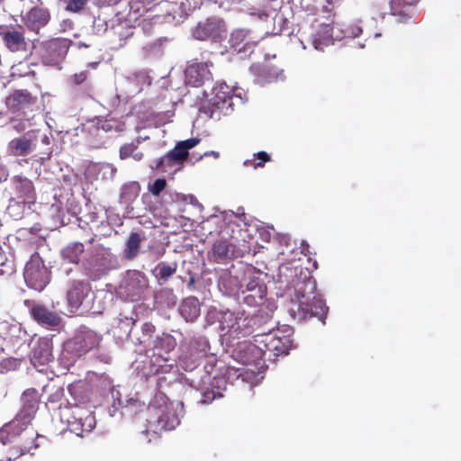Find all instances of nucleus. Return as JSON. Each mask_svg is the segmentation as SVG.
Returning <instances> with one entry per match:
<instances>
[{
    "label": "nucleus",
    "mask_w": 461,
    "mask_h": 461,
    "mask_svg": "<svg viewBox=\"0 0 461 461\" xmlns=\"http://www.w3.org/2000/svg\"><path fill=\"white\" fill-rule=\"evenodd\" d=\"M50 17L49 9L35 6L27 12L24 24L30 31L39 33L41 29L50 23Z\"/></svg>",
    "instance_id": "obj_22"
},
{
    "label": "nucleus",
    "mask_w": 461,
    "mask_h": 461,
    "mask_svg": "<svg viewBox=\"0 0 461 461\" xmlns=\"http://www.w3.org/2000/svg\"><path fill=\"white\" fill-rule=\"evenodd\" d=\"M101 337L96 332L87 330H82L64 344V352L72 358L80 357L88 351L98 347Z\"/></svg>",
    "instance_id": "obj_8"
},
{
    "label": "nucleus",
    "mask_w": 461,
    "mask_h": 461,
    "mask_svg": "<svg viewBox=\"0 0 461 461\" xmlns=\"http://www.w3.org/2000/svg\"><path fill=\"white\" fill-rule=\"evenodd\" d=\"M176 346V339L169 333H162L157 336L153 344V352L170 355Z\"/></svg>",
    "instance_id": "obj_33"
},
{
    "label": "nucleus",
    "mask_w": 461,
    "mask_h": 461,
    "mask_svg": "<svg viewBox=\"0 0 461 461\" xmlns=\"http://www.w3.org/2000/svg\"><path fill=\"white\" fill-rule=\"evenodd\" d=\"M149 287V280L146 275L140 271L130 272L125 280L124 289L127 296L131 301L140 299Z\"/></svg>",
    "instance_id": "obj_18"
},
{
    "label": "nucleus",
    "mask_w": 461,
    "mask_h": 461,
    "mask_svg": "<svg viewBox=\"0 0 461 461\" xmlns=\"http://www.w3.org/2000/svg\"><path fill=\"white\" fill-rule=\"evenodd\" d=\"M200 303L194 296L185 298L179 308V312L186 321L193 322L200 316Z\"/></svg>",
    "instance_id": "obj_32"
},
{
    "label": "nucleus",
    "mask_w": 461,
    "mask_h": 461,
    "mask_svg": "<svg viewBox=\"0 0 461 461\" xmlns=\"http://www.w3.org/2000/svg\"><path fill=\"white\" fill-rule=\"evenodd\" d=\"M145 240V237L141 236L138 232H131L126 241V246L123 251V257L126 259H133L136 258L140 251L141 241Z\"/></svg>",
    "instance_id": "obj_35"
},
{
    "label": "nucleus",
    "mask_w": 461,
    "mask_h": 461,
    "mask_svg": "<svg viewBox=\"0 0 461 461\" xmlns=\"http://www.w3.org/2000/svg\"><path fill=\"white\" fill-rule=\"evenodd\" d=\"M139 191H140V186L137 184H131L129 185H125L121 194V198L127 202L131 201L138 196Z\"/></svg>",
    "instance_id": "obj_42"
},
{
    "label": "nucleus",
    "mask_w": 461,
    "mask_h": 461,
    "mask_svg": "<svg viewBox=\"0 0 461 461\" xmlns=\"http://www.w3.org/2000/svg\"><path fill=\"white\" fill-rule=\"evenodd\" d=\"M17 197L22 200L24 204H32L36 200V193L34 185L32 180L17 175L12 178Z\"/></svg>",
    "instance_id": "obj_24"
},
{
    "label": "nucleus",
    "mask_w": 461,
    "mask_h": 461,
    "mask_svg": "<svg viewBox=\"0 0 461 461\" xmlns=\"http://www.w3.org/2000/svg\"><path fill=\"white\" fill-rule=\"evenodd\" d=\"M249 315L244 311L220 312L219 327L223 335L233 339H240L253 333Z\"/></svg>",
    "instance_id": "obj_5"
},
{
    "label": "nucleus",
    "mask_w": 461,
    "mask_h": 461,
    "mask_svg": "<svg viewBox=\"0 0 461 461\" xmlns=\"http://www.w3.org/2000/svg\"><path fill=\"white\" fill-rule=\"evenodd\" d=\"M210 255L214 262L221 264L229 259L243 257L244 253L237 250L233 243L218 240L213 243Z\"/></svg>",
    "instance_id": "obj_20"
},
{
    "label": "nucleus",
    "mask_w": 461,
    "mask_h": 461,
    "mask_svg": "<svg viewBox=\"0 0 461 461\" xmlns=\"http://www.w3.org/2000/svg\"><path fill=\"white\" fill-rule=\"evenodd\" d=\"M419 0H391V14L399 23H406L416 14L415 5Z\"/></svg>",
    "instance_id": "obj_26"
},
{
    "label": "nucleus",
    "mask_w": 461,
    "mask_h": 461,
    "mask_svg": "<svg viewBox=\"0 0 461 461\" xmlns=\"http://www.w3.org/2000/svg\"><path fill=\"white\" fill-rule=\"evenodd\" d=\"M332 24L333 18L330 14L326 17V21L319 17L312 20V26L315 32L311 36V42L315 50H322L333 42Z\"/></svg>",
    "instance_id": "obj_9"
},
{
    "label": "nucleus",
    "mask_w": 461,
    "mask_h": 461,
    "mask_svg": "<svg viewBox=\"0 0 461 461\" xmlns=\"http://www.w3.org/2000/svg\"><path fill=\"white\" fill-rule=\"evenodd\" d=\"M8 177V170L5 166H0V182L5 181Z\"/></svg>",
    "instance_id": "obj_49"
},
{
    "label": "nucleus",
    "mask_w": 461,
    "mask_h": 461,
    "mask_svg": "<svg viewBox=\"0 0 461 461\" xmlns=\"http://www.w3.org/2000/svg\"><path fill=\"white\" fill-rule=\"evenodd\" d=\"M23 276L27 285L37 291H42L50 282L46 267L37 260L27 262Z\"/></svg>",
    "instance_id": "obj_12"
},
{
    "label": "nucleus",
    "mask_w": 461,
    "mask_h": 461,
    "mask_svg": "<svg viewBox=\"0 0 461 461\" xmlns=\"http://www.w3.org/2000/svg\"><path fill=\"white\" fill-rule=\"evenodd\" d=\"M68 41L66 39L55 38L43 41L41 46L42 62L49 66L59 64L67 55Z\"/></svg>",
    "instance_id": "obj_10"
},
{
    "label": "nucleus",
    "mask_w": 461,
    "mask_h": 461,
    "mask_svg": "<svg viewBox=\"0 0 461 461\" xmlns=\"http://www.w3.org/2000/svg\"><path fill=\"white\" fill-rule=\"evenodd\" d=\"M21 401L23 403L22 409L14 421H20L23 425H29L38 411L41 395L36 389L29 388L22 394Z\"/></svg>",
    "instance_id": "obj_11"
},
{
    "label": "nucleus",
    "mask_w": 461,
    "mask_h": 461,
    "mask_svg": "<svg viewBox=\"0 0 461 461\" xmlns=\"http://www.w3.org/2000/svg\"><path fill=\"white\" fill-rule=\"evenodd\" d=\"M224 32L222 22L219 19L209 18L205 22L199 23L193 32L196 40L217 41Z\"/></svg>",
    "instance_id": "obj_17"
},
{
    "label": "nucleus",
    "mask_w": 461,
    "mask_h": 461,
    "mask_svg": "<svg viewBox=\"0 0 461 461\" xmlns=\"http://www.w3.org/2000/svg\"><path fill=\"white\" fill-rule=\"evenodd\" d=\"M131 156L134 158V159L140 160L143 157V154L141 152H138L135 154L133 153Z\"/></svg>",
    "instance_id": "obj_51"
},
{
    "label": "nucleus",
    "mask_w": 461,
    "mask_h": 461,
    "mask_svg": "<svg viewBox=\"0 0 461 461\" xmlns=\"http://www.w3.org/2000/svg\"><path fill=\"white\" fill-rule=\"evenodd\" d=\"M24 304L30 308L32 318L42 326L56 327L60 323L59 315L49 310L46 306L41 303H36L30 300H25Z\"/></svg>",
    "instance_id": "obj_15"
},
{
    "label": "nucleus",
    "mask_w": 461,
    "mask_h": 461,
    "mask_svg": "<svg viewBox=\"0 0 461 461\" xmlns=\"http://www.w3.org/2000/svg\"><path fill=\"white\" fill-rule=\"evenodd\" d=\"M180 423L172 403L164 395L156 396L148 407L147 429L154 433L176 429Z\"/></svg>",
    "instance_id": "obj_3"
},
{
    "label": "nucleus",
    "mask_w": 461,
    "mask_h": 461,
    "mask_svg": "<svg viewBox=\"0 0 461 461\" xmlns=\"http://www.w3.org/2000/svg\"><path fill=\"white\" fill-rule=\"evenodd\" d=\"M229 50L237 54H242L244 57L249 56L254 50L257 41L253 40L249 30L236 29L229 39Z\"/></svg>",
    "instance_id": "obj_14"
},
{
    "label": "nucleus",
    "mask_w": 461,
    "mask_h": 461,
    "mask_svg": "<svg viewBox=\"0 0 461 461\" xmlns=\"http://www.w3.org/2000/svg\"><path fill=\"white\" fill-rule=\"evenodd\" d=\"M253 158L247 160L245 165L254 168L263 167L267 162L271 160V156L266 151H258L253 155Z\"/></svg>",
    "instance_id": "obj_40"
},
{
    "label": "nucleus",
    "mask_w": 461,
    "mask_h": 461,
    "mask_svg": "<svg viewBox=\"0 0 461 461\" xmlns=\"http://www.w3.org/2000/svg\"><path fill=\"white\" fill-rule=\"evenodd\" d=\"M85 251V245L75 241L68 244L61 251L63 259L72 264H78L80 258Z\"/></svg>",
    "instance_id": "obj_34"
},
{
    "label": "nucleus",
    "mask_w": 461,
    "mask_h": 461,
    "mask_svg": "<svg viewBox=\"0 0 461 461\" xmlns=\"http://www.w3.org/2000/svg\"><path fill=\"white\" fill-rule=\"evenodd\" d=\"M91 291L88 283L75 280L67 293L68 303L71 308L78 309Z\"/></svg>",
    "instance_id": "obj_28"
},
{
    "label": "nucleus",
    "mask_w": 461,
    "mask_h": 461,
    "mask_svg": "<svg viewBox=\"0 0 461 461\" xmlns=\"http://www.w3.org/2000/svg\"><path fill=\"white\" fill-rule=\"evenodd\" d=\"M52 359V347L49 339L41 338L33 346L31 362L34 366H45Z\"/></svg>",
    "instance_id": "obj_27"
},
{
    "label": "nucleus",
    "mask_w": 461,
    "mask_h": 461,
    "mask_svg": "<svg viewBox=\"0 0 461 461\" xmlns=\"http://www.w3.org/2000/svg\"><path fill=\"white\" fill-rule=\"evenodd\" d=\"M32 150V141L25 137L13 139L7 146V152L13 157H25Z\"/></svg>",
    "instance_id": "obj_31"
},
{
    "label": "nucleus",
    "mask_w": 461,
    "mask_h": 461,
    "mask_svg": "<svg viewBox=\"0 0 461 461\" xmlns=\"http://www.w3.org/2000/svg\"><path fill=\"white\" fill-rule=\"evenodd\" d=\"M0 37L4 46L12 53H31L30 40L25 36V29L21 24H0Z\"/></svg>",
    "instance_id": "obj_7"
},
{
    "label": "nucleus",
    "mask_w": 461,
    "mask_h": 461,
    "mask_svg": "<svg viewBox=\"0 0 461 461\" xmlns=\"http://www.w3.org/2000/svg\"><path fill=\"white\" fill-rule=\"evenodd\" d=\"M156 269L158 271L157 277L166 281L176 272L177 264L176 262L172 264L161 262L157 266Z\"/></svg>",
    "instance_id": "obj_38"
},
{
    "label": "nucleus",
    "mask_w": 461,
    "mask_h": 461,
    "mask_svg": "<svg viewBox=\"0 0 461 461\" xmlns=\"http://www.w3.org/2000/svg\"><path fill=\"white\" fill-rule=\"evenodd\" d=\"M210 350V345L208 340L203 338H196L190 341L188 352L190 357H195L200 360L207 356L208 351Z\"/></svg>",
    "instance_id": "obj_36"
},
{
    "label": "nucleus",
    "mask_w": 461,
    "mask_h": 461,
    "mask_svg": "<svg viewBox=\"0 0 461 461\" xmlns=\"http://www.w3.org/2000/svg\"><path fill=\"white\" fill-rule=\"evenodd\" d=\"M67 421L68 429L78 437H83L85 432H90L95 427V416L78 406L71 410V416Z\"/></svg>",
    "instance_id": "obj_13"
},
{
    "label": "nucleus",
    "mask_w": 461,
    "mask_h": 461,
    "mask_svg": "<svg viewBox=\"0 0 461 461\" xmlns=\"http://www.w3.org/2000/svg\"><path fill=\"white\" fill-rule=\"evenodd\" d=\"M37 96L32 95L27 89H16L5 99L6 107L13 113L31 109L37 103Z\"/></svg>",
    "instance_id": "obj_16"
},
{
    "label": "nucleus",
    "mask_w": 461,
    "mask_h": 461,
    "mask_svg": "<svg viewBox=\"0 0 461 461\" xmlns=\"http://www.w3.org/2000/svg\"><path fill=\"white\" fill-rule=\"evenodd\" d=\"M156 331V327L151 322H145L141 327L142 337L140 342L146 343L149 341Z\"/></svg>",
    "instance_id": "obj_43"
},
{
    "label": "nucleus",
    "mask_w": 461,
    "mask_h": 461,
    "mask_svg": "<svg viewBox=\"0 0 461 461\" xmlns=\"http://www.w3.org/2000/svg\"><path fill=\"white\" fill-rule=\"evenodd\" d=\"M211 154H212V156H214L215 158L219 157V153L218 152L212 151Z\"/></svg>",
    "instance_id": "obj_52"
},
{
    "label": "nucleus",
    "mask_w": 461,
    "mask_h": 461,
    "mask_svg": "<svg viewBox=\"0 0 461 461\" xmlns=\"http://www.w3.org/2000/svg\"><path fill=\"white\" fill-rule=\"evenodd\" d=\"M167 186V181L164 178H158L149 186V192L154 195H158Z\"/></svg>",
    "instance_id": "obj_44"
},
{
    "label": "nucleus",
    "mask_w": 461,
    "mask_h": 461,
    "mask_svg": "<svg viewBox=\"0 0 461 461\" xmlns=\"http://www.w3.org/2000/svg\"><path fill=\"white\" fill-rule=\"evenodd\" d=\"M62 394H63V391L58 390L54 394H52L49 397L48 401L50 402H57L59 400V398L62 396Z\"/></svg>",
    "instance_id": "obj_50"
},
{
    "label": "nucleus",
    "mask_w": 461,
    "mask_h": 461,
    "mask_svg": "<svg viewBox=\"0 0 461 461\" xmlns=\"http://www.w3.org/2000/svg\"><path fill=\"white\" fill-rule=\"evenodd\" d=\"M137 149V145L134 143H125L120 148V158L126 159L130 158Z\"/></svg>",
    "instance_id": "obj_45"
},
{
    "label": "nucleus",
    "mask_w": 461,
    "mask_h": 461,
    "mask_svg": "<svg viewBox=\"0 0 461 461\" xmlns=\"http://www.w3.org/2000/svg\"><path fill=\"white\" fill-rule=\"evenodd\" d=\"M212 66V62H195L189 65L185 69V77L188 84L193 86H199L203 85L205 80L211 78L212 74L210 67Z\"/></svg>",
    "instance_id": "obj_25"
},
{
    "label": "nucleus",
    "mask_w": 461,
    "mask_h": 461,
    "mask_svg": "<svg viewBox=\"0 0 461 461\" xmlns=\"http://www.w3.org/2000/svg\"><path fill=\"white\" fill-rule=\"evenodd\" d=\"M87 78V71H80L79 73H76L72 76L71 81L75 85H81Z\"/></svg>",
    "instance_id": "obj_46"
},
{
    "label": "nucleus",
    "mask_w": 461,
    "mask_h": 461,
    "mask_svg": "<svg viewBox=\"0 0 461 461\" xmlns=\"http://www.w3.org/2000/svg\"><path fill=\"white\" fill-rule=\"evenodd\" d=\"M237 354L244 365H258L266 358L263 347L257 342H241Z\"/></svg>",
    "instance_id": "obj_19"
},
{
    "label": "nucleus",
    "mask_w": 461,
    "mask_h": 461,
    "mask_svg": "<svg viewBox=\"0 0 461 461\" xmlns=\"http://www.w3.org/2000/svg\"><path fill=\"white\" fill-rule=\"evenodd\" d=\"M294 283V296L298 304L294 317L300 321L317 318L324 323L328 307L321 296L316 294V281L309 269L301 268Z\"/></svg>",
    "instance_id": "obj_1"
},
{
    "label": "nucleus",
    "mask_w": 461,
    "mask_h": 461,
    "mask_svg": "<svg viewBox=\"0 0 461 461\" xmlns=\"http://www.w3.org/2000/svg\"><path fill=\"white\" fill-rule=\"evenodd\" d=\"M43 438L32 427L23 425L20 421L13 420L0 429V440L14 442L20 447L14 456L33 454V451L40 447L39 440Z\"/></svg>",
    "instance_id": "obj_2"
},
{
    "label": "nucleus",
    "mask_w": 461,
    "mask_h": 461,
    "mask_svg": "<svg viewBox=\"0 0 461 461\" xmlns=\"http://www.w3.org/2000/svg\"><path fill=\"white\" fill-rule=\"evenodd\" d=\"M188 154L181 144L177 142L173 149L157 160L156 168L160 169L165 167H172L175 164H181L187 158Z\"/></svg>",
    "instance_id": "obj_29"
},
{
    "label": "nucleus",
    "mask_w": 461,
    "mask_h": 461,
    "mask_svg": "<svg viewBox=\"0 0 461 461\" xmlns=\"http://www.w3.org/2000/svg\"><path fill=\"white\" fill-rule=\"evenodd\" d=\"M111 129L112 126L110 122L104 119L93 120L89 122L86 127L89 135L95 140L94 142L95 147H100L104 144L105 135Z\"/></svg>",
    "instance_id": "obj_30"
},
{
    "label": "nucleus",
    "mask_w": 461,
    "mask_h": 461,
    "mask_svg": "<svg viewBox=\"0 0 461 461\" xmlns=\"http://www.w3.org/2000/svg\"><path fill=\"white\" fill-rule=\"evenodd\" d=\"M199 142H200V139H197V138H190L188 140L179 141V143L181 144L183 149H185L187 152L190 149L196 146Z\"/></svg>",
    "instance_id": "obj_47"
},
{
    "label": "nucleus",
    "mask_w": 461,
    "mask_h": 461,
    "mask_svg": "<svg viewBox=\"0 0 461 461\" xmlns=\"http://www.w3.org/2000/svg\"><path fill=\"white\" fill-rule=\"evenodd\" d=\"M232 89L225 83L219 84L212 88V96L203 104L201 111L211 118L219 120L233 111Z\"/></svg>",
    "instance_id": "obj_4"
},
{
    "label": "nucleus",
    "mask_w": 461,
    "mask_h": 461,
    "mask_svg": "<svg viewBox=\"0 0 461 461\" xmlns=\"http://www.w3.org/2000/svg\"><path fill=\"white\" fill-rule=\"evenodd\" d=\"M246 294L243 301L250 306L258 305L267 294V287L263 280L258 276L249 278L246 284V289L242 291Z\"/></svg>",
    "instance_id": "obj_21"
},
{
    "label": "nucleus",
    "mask_w": 461,
    "mask_h": 461,
    "mask_svg": "<svg viewBox=\"0 0 461 461\" xmlns=\"http://www.w3.org/2000/svg\"><path fill=\"white\" fill-rule=\"evenodd\" d=\"M273 326L262 329L261 332H258L254 335L255 342L262 345L266 357L270 358L273 357H278L282 355H287L292 347V339L287 336H277L276 332H273Z\"/></svg>",
    "instance_id": "obj_6"
},
{
    "label": "nucleus",
    "mask_w": 461,
    "mask_h": 461,
    "mask_svg": "<svg viewBox=\"0 0 461 461\" xmlns=\"http://www.w3.org/2000/svg\"><path fill=\"white\" fill-rule=\"evenodd\" d=\"M3 441V456L0 457V461H12V460H15L17 459L18 457H20L21 456H14V453L16 451H19L20 447H18L16 446L15 443L14 442H7L6 440H2Z\"/></svg>",
    "instance_id": "obj_39"
},
{
    "label": "nucleus",
    "mask_w": 461,
    "mask_h": 461,
    "mask_svg": "<svg viewBox=\"0 0 461 461\" xmlns=\"http://www.w3.org/2000/svg\"><path fill=\"white\" fill-rule=\"evenodd\" d=\"M199 361V358L190 357L188 352H185L179 357L178 364L185 371H192L198 366Z\"/></svg>",
    "instance_id": "obj_41"
},
{
    "label": "nucleus",
    "mask_w": 461,
    "mask_h": 461,
    "mask_svg": "<svg viewBox=\"0 0 461 461\" xmlns=\"http://www.w3.org/2000/svg\"><path fill=\"white\" fill-rule=\"evenodd\" d=\"M215 398V393L213 391H206L202 394V398L200 402L204 404L211 403Z\"/></svg>",
    "instance_id": "obj_48"
},
{
    "label": "nucleus",
    "mask_w": 461,
    "mask_h": 461,
    "mask_svg": "<svg viewBox=\"0 0 461 461\" xmlns=\"http://www.w3.org/2000/svg\"><path fill=\"white\" fill-rule=\"evenodd\" d=\"M273 318V314L265 308H259L253 315L249 316L250 324L252 326L253 333L261 332L259 330L264 325H267Z\"/></svg>",
    "instance_id": "obj_37"
},
{
    "label": "nucleus",
    "mask_w": 461,
    "mask_h": 461,
    "mask_svg": "<svg viewBox=\"0 0 461 461\" xmlns=\"http://www.w3.org/2000/svg\"><path fill=\"white\" fill-rule=\"evenodd\" d=\"M175 366V360L168 355L153 352L148 362L146 375H156L158 374H168Z\"/></svg>",
    "instance_id": "obj_23"
}]
</instances>
